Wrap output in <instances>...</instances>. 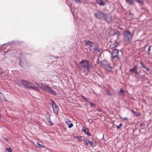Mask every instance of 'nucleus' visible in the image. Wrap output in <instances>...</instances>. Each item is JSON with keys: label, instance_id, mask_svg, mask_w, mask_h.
Wrapping results in <instances>:
<instances>
[{"label": "nucleus", "instance_id": "f257e3e1", "mask_svg": "<svg viewBox=\"0 0 152 152\" xmlns=\"http://www.w3.org/2000/svg\"><path fill=\"white\" fill-rule=\"evenodd\" d=\"M77 66L81 70L84 72H89L91 67L88 61L86 60H83L80 61Z\"/></svg>", "mask_w": 152, "mask_h": 152}, {"label": "nucleus", "instance_id": "f03ea898", "mask_svg": "<svg viewBox=\"0 0 152 152\" xmlns=\"http://www.w3.org/2000/svg\"><path fill=\"white\" fill-rule=\"evenodd\" d=\"M35 84L38 86L39 88H41L42 90L46 91L54 95H56V92L52 89L50 87L46 85H44L42 83L38 84L35 82Z\"/></svg>", "mask_w": 152, "mask_h": 152}, {"label": "nucleus", "instance_id": "7ed1b4c3", "mask_svg": "<svg viewBox=\"0 0 152 152\" xmlns=\"http://www.w3.org/2000/svg\"><path fill=\"white\" fill-rule=\"evenodd\" d=\"M100 66H102L105 69L108 71H110L112 69V67L110 65L109 63L105 60H103L99 63Z\"/></svg>", "mask_w": 152, "mask_h": 152}, {"label": "nucleus", "instance_id": "20e7f679", "mask_svg": "<svg viewBox=\"0 0 152 152\" xmlns=\"http://www.w3.org/2000/svg\"><path fill=\"white\" fill-rule=\"evenodd\" d=\"M132 36L129 30H127L125 32L124 35V40L126 42H130L132 40Z\"/></svg>", "mask_w": 152, "mask_h": 152}, {"label": "nucleus", "instance_id": "39448f33", "mask_svg": "<svg viewBox=\"0 0 152 152\" xmlns=\"http://www.w3.org/2000/svg\"><path fill=\"white\" fill-rule=\"evenodd\" d=\"M23 82L24 85L26 88H31L37 91H38L39 90L38 88L37 87L34 86L31 83H28L26 81H24Z\"/></svg>", "mask_w": 152, "mask_h": 152}, {"label": "nucleus", "instance_id": "423d86ee", "mask_svg": "<svg viewBox=\"0 0 152 152\" xmlns=\"http://www.w3.org/2000/svg\"><path fill=\"white\" fill-rule=\"evenodd\" d=\"M94 15L96 18L101 19L104 18L105 16L107 15V14L102 13L99 11L97 13H95Z\"/></svg>", "mask_w": 152, "mask_h": 152}, {"label": "nucleus", "instance_id": "0eeeda50", "mask_svg": "<svg viewBox=\"0 0 152 152\" xmlns=\"http://www.w3.org/2000/svg\"><path fill=\"white\" fill-rule=\"evenodd\" d=\"M52 106L54 113L56 114H57L58 113V108L55 102L53 101H52Z\"/></svg>", "mask_w": 152, "mask_h": 152}, {"label": "nucleus", "instance_id": "6e6552de", "mask_svg": "<svg viewBox=\"0 0 152 152\" xmlns=\"http://www.w3.org/2000/svg\"><path fill=\"white\" fill-rule=\"evenodd\" d=\"M119 51L118 49H115L113 50L112 53V57L113 58H117L119 59L118 57Z\"/></svg>", "mask_w": 152, "mask_h": 152}, {"label": "nucleus", "instance_id": "1a4fd4ad", "mask_svg": "<svg viewBox=\"0 0 152 152\" xmlns=\"http://www.w3.org/2000/svg\"><path fill=\"white\" fill-rule=\"evenodd\" d=\"M137 65H135L133 68L132 69H131L129 70V71L130 72H133L135 73L136 74H137L138 73L137 71Z\"/></svg>", "mask_w": 152, "mask_h": 152}, {"label": "nucleus", "instance_id": "9d476101", "mask_svg": "<svg viewBox=\"0 0 152 152\" xmlns=\"http://www.w3.org/2000/svg\"><path fill=\"white\" fill-rule=\"evenodd\" d=\"M20 56V64L21 66H23L25 65L26 64V61L25 59L24 58H21Z\"/></svg>", "mask_w": 152, "mask_h": 152}, {"label": "nucleus", "instance_id": "9b49d317", "mask_svg": "<svg viewBox=\"0 0 152 152\" xmlns=\"http://www.w3.org/2000/svg\"><path fill=\"white\" fill-rule=\"evenodd\" d=\"M24 80H17L15 81L16 84L18 86H20L22 84L24 85V81H25Z\"/></svg>", "mask_w": 152, "mask_h": 152}, {"label": "nucleus", "instance_id": "f8f14e48", "mask_svg": "<svg viewBox=\"0 0 152 152\" xmlns=\"http://www.w3.org/2000/svg\"><path fill=\"white\" fill-rule=\"evenodd\" d=\"M105 20H106L108 23L112 21V18L110 15L107 14V15L105 16L104 18Z\"/></svg>", "mask_w": 152, "mask_h": 152}, {"label": "nucleus", "instance_id": "ddd939ff", "mask_svg": "<svg viewBox=\"0 0 152 152\" xmlns=\"http://www.w3.org/2000/svg\"><path fill=\"white\" fill-rule=\"evenodd\" d=\"M83 131H84L85 133H86L88 136H91V134L89 133L88 129L87 128H86L85 127H83L82 129Z\"/></svg>", "mask_w": 152, "mask_h": 152}, {"label": "nucleus", "instance_id": "4468645a", "mask_svg": "<svg viewBox=\"0 0 152 152\" xmlns=\"http://www.w3.org/2000/svg\"><path fill=\"white\" fill-rule=\"evenodd\" d=\"M0 100L2 102L6 101V99L4 97V94L1 92H0Z\"/></svg>", "mask_w": 152, "mask_h": 152}, {"label": "nucleus", "instance_id": "2eb2a0df", "mask_svg": "<svg viewBox=\"0 0 152 152\" xmlns=\"http://www.w3.org/2000/svg\"><path fill=\"white\" fill-rule=\"evenodd\" d=\"M126 2L129 5L134 4V0H125Z\"/></svg>", "mask_w": 152, "mask_h": 152}, {"label": "nucleus", "instance_id": "dca6fc26", "mask_svg": "<svg viewBox=\"0 0 152 152\" xmlns=\"http://www.w3.org/2000/svg\"><path fill=\"white\" fill-rule=\"evenodd\" d=\"M96 2L100 6H104L105 4V3L102 0H96Z\"/></svg>", "mask_w": 152, "mask_h": 152}, {"label": "nucleus", "instance_id": "f3484780", "mask_svg": "<svg viewBox=\"0 0 152 152\" xmlns=\"http://www.w3.org/2000/svg\"><path fill=\"white\" fill-rule=\"evenodd\" d=\"M88 144H90L91 146L93 147H95L96 145V143H95L94 142L90 140L89 141Z\"/></svg>", "mask_w": 152, "mask_h": 152}, {"label": "nucleus", "instance_id": "a211bd4d", "mask_svg": "<svg viewBox=\"0 0 152 152\" xmlns=\"http://www.w3.org/2000/svg\"><path fill=\"white\" fill-rule=\"evenodd\" d=\"M93 42L89 41H87L86 42V44L88 45L91 47L93 46Z\"/></svg>", "mask_w": 152, "mask_h": 152}, {"label": "nucleus", "instance_id": "6ab92c4d", "mask_svg": "<svg viewBox=\"0 0 152 152\" xmlns=\"http://www.w3.org/2000/svg\"><path fill=\"white\" fill-rule=\"evenodd\" d=\"M48 122L51 125H53V123L52 122L50 118H48L47 119Z\"/></svg>", "mask_w": 152, "mask_h": 152}, {"label": "nucleus", "instance_id": "aec40b11", "mask_svg": "<svg viewBox=\"0 0 152 152\" xmlns=\"http://www.w3.org/2000/svg\"><path fill=\"white\" fill-rule=\"evenodd\" d=\"M83 140L86 143L87 145H88V144L89 143V140L88 139L86 138H84V139Z\"/></svg>", "mask_w": 152, "mask_h": 152}, {"label": "nucleus", "instance_id": "412c9836", "mask_svg": "<svg viewBox=\"0 0 152 152\" xmlns=\"http://www.w3.org/2000/svg\"><path fill=\"white\" fill-rule=\"evenodd\" d=\"M36 146L39 147H43L42 145L40 144L39 142H37L36 144Z\"/></svg>", "mask_w": 152, "mask_h": 152}, {"label": "nucleus", "instance_id": "4be33fe9", "mask_svg": "<svg viewBox=\"0 0 152 152\" xmlns=\"http://www.w3.org/2000/svg\"><path fill=\"white\" fill-rule=\"evenodd\" d=\"M81 97L85 101H86V102H89V100L87 98H85L84 96H82Z\"/></svg>", "mask_w": 152, "mask_h": 152}, {"label": "nucleus", "instance_id": "5701e85b", "mask_svg": "<svg viewBox=\"0 0 152 152\" xmlns=\"http://www.w3.org/2000/svg\"><path fill=\"white\" fill-rule=\"evenodd\" d=\"M124 92V91L122 89H121L118 92V94L119 95H121L122 93H123Z\"/></svg>", "mask_w": 152, "mask_h": 152}, {"label": "nucleus", "instance_id": "b1692460", "mask_svg": "<svg viewBox=\"0 0 152 152\" xmlns=\"http://www.w3.org/2000/svg\"><path fill=\"white\" fill-rule=\"evenodd\" d=\"M119 45V43L118 42H115V43L113 44V47H117Z\"/></svg>", "mask_w": 152, "mask_h": 152}, {"label": "nucleus", "instance_id": "393cba45", "mask_svg": "<svg viewBox=\"0 0 152 152\" xmlns=\"http://www.w3.org/2000/svg\"><path fill=\"white\" fill-rule=\"evenodd\" d=\"M107 93L108 95H110V96H111L113 94L111 92L109 91L108 90H107Z\"/></svg>", "mask_w": 152, "mask_h": 152}, {"label": "nucleus", "instance_id": "a878e982", "mask_svg": "<svg viewBox=\"0 0 152 152\" xmlns=\"http://www.w3.org/2000/svg\"><path fill=\"white\" fill-rule=\"evenodd\" d=\"M123 126L122 124H121L119 125H118L116 126V128L117 129H120V127Z\"/></svg>", "mask_w": 152, "mask_h": 152}, {"label": "nucleus", "instance_id": "bb28decb", "mask_svg": "<svg viewBox=\"0 0 152 152\" xmlns=\"http://www.w3.org/2000/svg\"><path fill=\"white\" fill-rule=\"evenodd\" d=\"M145 126V124L144 123H141L140 124V126L142 127V129H143L144 128Z\"/></svg>", "mask_w": 152, "mask_h": 152}, {"label": "nucleus", "instance_id": "cd10ccee", "mask_svg": "<svg viewBox=\"0 0 152 152\" xmlns=\"http://www.w3.org/2000/svg\"><path fill=\"white\" fill-rule=\"evenodd\" d=\"M6 149L9 152H12V149L10 148H6Z\"/></svg>", "mask_w": 152, "mask_h": 152}, {"label": "nucleus", "instance_id": "c85d7f7f", "mask_svg": "<svg viewBox=\"0 0 152 152\" xmlns=\"http://www.w3.org/2000/svg\"><path fill=\"white\" fill-rule=\"evenodd\" d=\"M135 115L137 116H139L141 115V113H135Z\"/></svg>", "mask_w": 152, "mask_h": 152}, {"label": "nucleus", "instance_id": "c756f323", "mask_svg": "<svg viewBox=\"0 0 152 152\" xmlns=\"http://www.w3.org/2000/svg\"><path fill=\"white\" fill-rule=\"evenodd\" d=\"M68 127L69 128H72L73 126V124H69V125H68Z\"/></svg>", "mask_w": 152, "mask_h": 152}, {"label": "nucleus", "instance_id": "7c9ffc66", "mask_svg": "<svg viewBox=\"0 0 152 152\" xmlns=\"http://www.w3.org/2000/svg\"><path fill=\"white\" fill-rule=\"evenodd\" d=\"M77 137L79 141H81L82 140V137L81 136H77Z\"/></svg>", "mask_w": 152, "mask_h": 152}, {"label": "nucleus", "instance_id": "2f4dec72", "mask_svg": "<svg viewBox=\"0 0 152 152\" xmlns=\"http://www.w3.org/2000/svg\"><path fill=\"white\" fill-rule=\"evenodd\" d=\"M89 103L91 106H94L95 105V104L94 103H92L91 102H89Z\"/></svg>", "mask_w": 152, "mask_h": 152}, {"label": "nucleus", "instance_id": "473e14b6", "mask_svg": "<svg viewBox=\"0 0 152 152\" xmlns=\"http://www.w3.org/2000/svg\"><path fill=\"white\" fill-rule=\"evenodd\" d=\"M140 64L141 65L142 67H143V66L145 65L142 62H141L140 63Z\"/></svg>", "mask_w": 152, "mask_h": 152}, {"label": "nucleus", "instance_id": "72a5a7b5", "mask_svg": "<svg viewBox=\"0 0 152 152\" xmlns=\"http://www.w3.org/2000/svg\"><path fill=\"white\" fill-rule=\"evenodd\" d=\"M136 1L139 3L142 4V3L141 0H136Z\"/></svg>", "mask_w": 152, "mask_h": 152}, {"label": "nucleus", "instance_id": "f704fd0d", "mask_svg": "<svg viewBox=\"0 0 152 152\" xmlns=\"http://www.w3.org/2000/svg\"><path fill=\"white\" fill-rule=\"evenodd\" d=\"M151 46H150V45L149 46V48H148V52H149L151 50Z\"/></svg>", "mask_w": 152, "mask_h": 152}, {"label": "nucleus", "instance_id": "c9c22d12", "mask_svg": "<svg viewBox=\"0 0 152 152\" xmlns=\"http://www.w3.org/2000/svg\"><path fill=\"white\" fill-rule=\"evenodd\" d=\"M3 72V70L0 68V73H2Z\"/></svg>", "mask_w": 152, "mask_h": 152}, {"label": "nucleus", "instance_id": "e433bc0d", "mask_svg": "<svg viewBox=\"0 0 152 152\" xmlns=\"http://www.w3.org/2000/svg\"><path fill=\"white\" fill-rule=\"evenodd\" d=\"M94 49L95 50L97 51H99V49H98L97 48H94Z\"/></svg>", "mask_w": 152, "mask_h": 152}, {"label": "nucleus", "instance_id": "4c0bfd02", "mask_svg": "<svg viewBox=\"0 0 152 152\" xmlns=\"http://www.w3.org/2000/svg\"><path fill=\"white\" fill-rule=\"evenodd\" d=\"M131 111L134 114H135V112L133 110H131Z\"/></svg>", "mask_w": 152, "mask_h": 152}, {"label": "nucleus", "instance_id": "58836bf2", "mask_svg": "<svg viewBox=\"0 0 152 152\" xmlns=\"http://www.w3.org/2000/svg\"><path fill=\"white\" fill-rule=\"evenodd\" d=\"M74 0L77 2H79L80 1V0Z\"/></svg>", "mask_w": 152, "mask_h": 152}, {"label": "nucleus", "instance_id": "ea45409f", "mask_svg": "<svg viewBox=\"0 0 152 152\" xmlns=\"http://www.w3.org/2000/svg\"><path fill=\"white\" fill-rule=\"evenodd\" d=\"M123 118H124L125 120H128V118H127L123 117Z\"/></svg>", "mask_w": 152, "mask_h": 152}, {"label": "nucleus", "instance_id": "a19ab883", "mask_svg": "<svg viewBox=\"0 0 152 152\" xmlns=\"http://www.w3.org/2000/svg\"><path fill=\"white\" fill-rule=\"evenodd\" d=\"M104 90L105 91L107 92V89L105 88H104Z\"/></svg>", "mask_w": 152, "mask_h": 152}, {"label": "nucleus", "instance_id": "79ce46f5", "mask_svg": "<svg viewBox=\"0 0 152 152\" xmlns=\"http://www.w3.org/2000/svg\"><path fill=\"white\" fill-rule=\"evenodd\" d=\"M97 110L99 112H101V110L99 109H98Z\"/></svg>", "mask_w": 152, "mask_h": 152}, {"label": "nucleus", "instance_id": "37998d69", "mask_svg": "<svg viewBox=\"0 0 152 152\" xmlns=\"http://www.w3.org/2000/svg\"><path fill=\"white\" fill-rule=\"evenodd\" d=\"M69 121H66V124L68 125V122H69Z\"/></svg>", "mask_w": 152, "mask_h": 152}, {"label": "nucleus", "instance_id": "c03bdc74", "mask_svg": "<svg viewBox=\"0 0 152 152\" xmlns=\"http://www.w3.org/2000/svg\"><path fill=\"white\" fill-rule=\"evenodd\" d=\"M145 69L148 71H149V68H147L146 67Z\"/></svg>", "mask_w": 152, "mask_h": 152}, {"label": "nucleus", "instance_id": "a18cd8bd", "mask_svg": "<svg viewBox=\"0 0 152 152\" xmlns=\"http://www.w3.org/2000/svg\"><path fill=\"white\" fill-rule=\"evenodd\" d=\"M143 67L145 68V69H146V66L145 65L143 66Z\"/></svg>", "mask_w": 152, "mask_h": 152}, {"label": "nucleus", "instance_id": "49530a36", "mask_svg": "<svg viewBox=\"0 0 152 152\" xmlns=\"http://www.w3.org/2000/svg\"><path fill=\"white\" fill-rule=\"evenodd\" d=\"M147 46V44H146L145 45V47H146V46Z\"/></svg>", "mask_w": 152, "mask_h": 152}]
</instances>
